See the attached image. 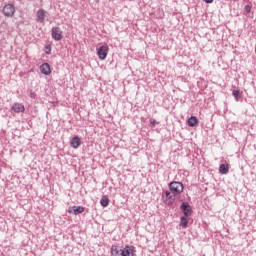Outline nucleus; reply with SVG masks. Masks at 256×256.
Segmentation results:
<instances>
[{"mask_svg": "<svg viewBox=\"0 0 256 256\" xmlns=\"http://www.w3.org/2000/svg\"><path fill=\"white\" fill-rule=\"evenodd\" d=\"M14 113H23L25 111V106L23 104L14 103L12 106Z\"/></svg>", "mask_w": 256, "mask_h": 256, "instance_id": "10", "label": "nucleus"}, {"mask_svg": "<svg viewBox=\"0 0 256 256\" xmlns=\"http://www.w3.org/2000/svg\"><path fill=\"white\" fill-rule=\"evenodd\" d=\"M47 15V12L43 9H39L37 11V21L38 23H43L45 21V17Z\"/></svg>", "mask_w": 256, "mask_h": 256, "instance_id": "9", "label": "nucleus"}, {"mask_svg": "<svg viewBox=\"0 0 256 256\" xmlns=\"http://www.w3.org/2000/svg\"><path fill=\"white\" fill-rule=\"evenodd\" d=\"M232 95L233 97H235V99H239V95H240L239 90H233Z\"/></svg>", "mask_w": 256, "mask_h": 256, "instance_id": "18", "label": "nucleus"}, {"mask_svg": "<svg viewBox=\"0 0 256 256\" xmlns=\"http://www.w3.org/2000/svg\"><path fill=\"white\" fill-rule=\"evenodd\" d=\"M133 249H135L133 246H126L122 249V256H133Z\"/></svg>", "mask_w": 256, "mask_h": 256, "instance_id": "13", "label": "nucleus"}, {"mask_svg": "<svg viewBox=\"0 0 256 256\" xmlns=\"http://www.w3.org/2000/svg\"><path fill=\"white\" fill-rule=\"evenodd\" d=\"M244 11H245V13H249L251 11V6L250 5H246L244 7Z\"/></svg>", "mask_w": 256, "mask_h": 256, "instance_id": "21", "label": "nucleus"}, {"mask_svg": "<svg viewBox=\"0 0 256 256\" xmlns=\"http://www.w3.org/2000/svg\"><path fill=\"white\" fill-rule=\"evenodd\" d=\"M5 17H13L15 15V6L13 4H6L2 10Z\"/></svg>", "mask_w": 256, "mask_h": 256, "instance_id": "3", "label": "nucleus"}, {"mask_svg": "<svg viewBox=\"0 0 256 256\" xmlns=\"http://www.w3.org/2000/svg\"><path fill=\"white\" fill-rule=\"evenodd\" d=\"M175 195L176 194L166 190L162 193V199L166 205H173V203H175Z\"/></svg>", "mask_w": 256, "mask_h": 256, "instance_id": "2", "label": "nucleus"}, {"mask_svg": "<svg viewBox=\"0 0 256 256\" xmlns=\"http://www.w3.org/2000/svg\"><path fill=\"white\" fill-rule=\"evenodd\" d=\"M123 249L118 248L117 245H112L111 247V255L112 256H122Z\"/></svg>", "mask_w": 256, "mask_h": 256, "instance_id": "11", "label": "nucleus"}, {"mask_svg": "<svg viewBox=\"0 0 256 256\" xmlns=\"http://www.w3.org/2000/svg\"><path fill=\"white\" fill-rule=\"evenodd\" d=\"M30 99H37V93L33 92V90H30Z\"/></svg>", "mask_w": 256, "mask_h": 256, "instance_id": "19", "label": "nucleus"}, {"mask_svg": "<svg viewBox=\"0 0 256 256\" xmlns=\"http://www.w3.org/2000/svg\"><path fill=\"white\" fill-rule=\"evenodd\" d=\"M169 189L173 195H181V193H183V189H185V187L183 186V183L173 181V182L169 183Z\"/></svg>", "mask_w": 256, "mask_h": 256, "instance_id": "1", "label": "nucleus"}, {"mask_svg": "<svg viewBox=\"0 0 256 256\" xmlns=\"http://www.w3.org/2000/svg\"><path fill=\"white\" fill-rule=\"evenodd\" d=\"M180 209L183 212L185 217H191V215H193V210L191 209V205H189L187 202H182Z\"/></svg>", "mask_w": 256, "mask_h": 256, "instance_id": "5", "label": "nucleus"}, {"mask_svg": "<svg viewBox=\"0 0 256 256\" xmlns=\"http://www.w3.org/2000/svg\"><path fill=\"white\" fill-rule=\"evenodd\" d=\"M189 216H182L180 218V227H183V229H187V225H189V219H187Z\"/></svg>", "mask_w": 256, "mask_h": 256, "instance_id": "16", "label": "nucleus"}, {"mask_svg": "<svg viewBox=\"0 0 256 256\" xmlns=\"http://www.w3.org/2000/svg\"><path fill=\"white\" fill-rule=\"evenodd\" d=\"M85 211V207L83 206H73L68 209V213H73L74 215H80Z\"/></svg>", "mask_w": 256, "mask_h": 256, "instance_id": "7", "label": "nucleus"}, {"mask_svg": "<svg viewBox=\"0 0 256 256\" xmlns=\"http://www.w3.org/2000/svg\"><path fill=\"white\" fill-rule=\"evenodd\" d=\"M205 3H211L213 0H203Z\"/></svg>", "mask_w": 256, "mask_h": 256, "instance_id": "22", "label": "nucleus"}, {"mask_svg": "<svg viewBox=\"0 0 256 256\" xmlns=\"http://www.w3.org/2000/svg\"><path fill=\"white\" fill-rule=\"evenodd\" d=\"M40 71L42 75H51V66L49 65V63H43L40 66Z\"/></svg>", "mask_w": 256, "mask_h": 256, "instance_id": "8", "label": "nucleus"}, {"mask_svg": "<svg viewBox=\"0 0 256 256\" xmlns=\"http://www.w3.org/2000/svg\"><path fill=\"white\" fill-rule=\"evenodd\" d=\"M70 144L73 149H77L81 145V138L79 136L73 137Z\"/></svg>", "mask_w": 256, "mask_h": 256, "instance_id": "12", "label": "nucleus"}, {"mask_svg": "<svg viewBox=\"0 0 256 256\" xmlns=\"http://www.w3.org/2000/svg\"><path fill=\"white\" fill-rule=\"evenodd\" d=\"M151 124H152V125H155V120L151 121Z\"/></svg>", "mask_w": 256, "mask_h": 256, "instance_id": "23", "label": "nucleus"}, {"mask_svg": "<svg viewBox=\"0 0 256 256\" xmlns=\"http://www.w3.org/2000/svg\"><path fill=\"white\" fill-rule=\"evenodd\" d=\"M52 39H54V41H61V39H63V32L61 31V28H52Z\"/></svg>", "mask_w": 256, "mask_h": 256, "instance_id": "6", "label": "nucleus"}, {"mask_svg": "<svg viewBox=\"0 0 256 256\" xmlns=\"http://www.w3.org/2000/svg\"><path fill=\"white\" fill-rule=\"evenodd\" d=\"M45 53H46V55H51V46H46L45 47Z\"/></svg>", "mask_w": 256, "mask_h": 256, "instance_id": "20", "label": "nucleus"}, {"mask_svg": "<svg viewBox=\"0 0 256 256\" xmlns=\"http://www.w3.org/2000/svg\"><path fill=\"white\" fill-rule=\"evenodd\" d=\"M108 53H109V46H107V45L100 46L97 49V55H98L99 59H101V60L107 59Z\"/></svg>", "mask_w": 256, "mask_h": 256, "instance_id": "4", "label": "nucleus"}, {"mask_svg": "<svg viewBox=\"0 0 256 256\" xmlns=\"http://www.w3.org/2000/svg\"><path fill=\"white\" fill-rule=\"evenodd\" d=\"M219 172L222 175H227V173H229V164H221L219 166Z\"/></svg>", "mask_w": 256, "mask_h": 256, "instance_id": "15", "label": "nucleus"}, {"mask_svg": "<svg viewBox=\"0 0 256 256\" xmlns=\"http://www.w3.org/2000/svg\"><path fill=\"white\" fill-rule=\"evenodd\" d=\"M197 125H199V120L197 119V117L191 116L188 119V126L189 127H197Z\"/></svg>", "mask_w": 256, "mask_h": 256, "instance_id": "14", "label": "nucleus"}, {"mask_svg": "<svg viewBox=\"0 0 256 256\" xmlns=\"http://www.w3.org/2000/svg\"><path fill=\"white\" fill-rule=\"evenodd\" d=\"M100 204L102 205V207H109V197L102 196Z\"/></svg>", "mask_w": 256, "mask_h": 256, "instance_id": "17", "label": "nucleus"}]
</instances>
